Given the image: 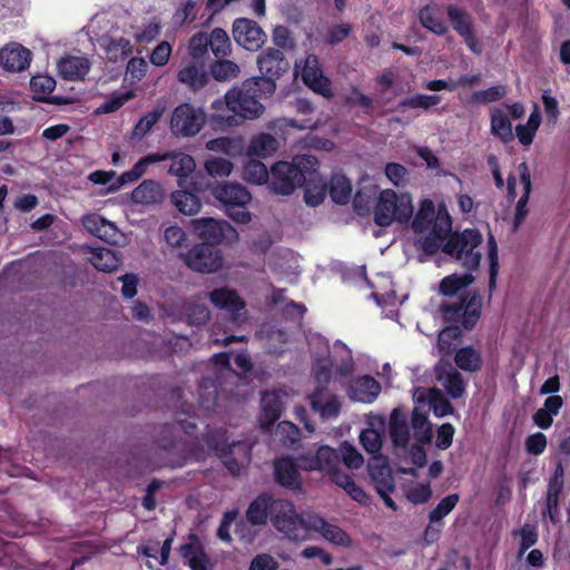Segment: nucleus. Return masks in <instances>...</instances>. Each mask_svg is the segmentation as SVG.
Returning a JSON list of instances; mask_svg holds the SVG:
<instances>
[{"label":"nucleus","instance_id":"obj_1","mask_svg":"<svg viewBox=\"0 0 570 570\" xmlns=\"http://www.w3.org/2000/svg\"><path fill=\"white\" fill-rule=\"evenodd\" d=\"M273 96V86L262 80L259 82L249 78L240 86H234L224 96V99H216L212 102V121L219 126H236L238 119H256L265 110L263 99Z\"/></svg>","mask_w":570,"mask_h":570},{"label":"nucleus","instance_id":"obj_2","mask_svg":"<svg viewBox=\"0 0 570 570\" xmlns=\"http://www.w3.org/2000/svg\"><path fill=\"white\" fill-rule=\"evenodd\" d=\"M297 511L293 502L274 499L268 493L258 494L248 505L245 515L252 525H264L269 519L273 527L285 538H295L303 533V528H295Z\"/></svg>","mask_w":570,"mask_h":570},{"label":"nucleus","instance_id":"obj_3","mask_svg":"<svg viewBox=\"0 0 570 570\" xmlns=\"http://www.w3.org/2000/svg\"><path fill=\"white\" fill-rule=\"evenodd\" d=\"M452 228V219L445 208L435 210L431 199H423L412 220V230L420 248L428 255H435Z\"/></svg>","mask_w":570,"mask_h":570},{"label":"nucleus","instance_id":"obj_4","mask_svg":"<svg viewBox=\"0 0 570 570\" xmlns=\"http://www.w3.org/2000/svg\"><path fill=\"white\" fill-rule=\"evenodd\" d=\"M183 413L187 419H177L173 423L163 425L160 438L157 440V446L166 453L165 466L180 468L184 466L189 458H198L196 445L189 441L178 439L175 431H183L186 435H193L197 430V424L193 420L195 409L193 404L184 403Z\"/></svg>","mask_w":570,"mask_h":570},{"label":"nucleus","instance_id":"obj_5","mask_svg":"<svg viewBox=\"0 0 570 570\" xmlns=\"http://www.w3.org/2000/svg\"><path fill=\"white\" fill-rule=\"evenodd\" d=\"M318 160L312 155H298L291 163L278 161L271 168L269 188L277 195H291L316 175Z\"/></svg>","mask_w":570,"mask_h":570},{"label":"nucleus","instance_id":"obj_6","mask_svg":"<svg viewBox=\"0 0 570 570\" xmlns=\"http://www.w3.org/2000/svg\"><path fill=\"white\" fill-rule=\"evenodd\" d=\"M482 240V234L475 228H466L461 233L450 232L440 249L473 272L479 268L481 262V253L475 249Z\"/></svg>","mask_w":570,"mask_h":570},{"label":"nucleus","instance_id":"obj_7","mask_svg":"<svg viewBox=\"0 0 570 570\" xmlns=\"http://www.w3.org/2000/svg\"><path fill=\"white\" fill-rule=\"evenodd\" d=\"M413 215L412 197L407 193L396 194L393 189L381 191L374 207V223L387 227L393 222L407 224Z\"/></svg>","mask_w":570,"mask_h":570},{"label":"nucleus","instance_id":"obj_8","mask_svg":"<svg viewBox=\"0 0 570 570\" xmlns=\"http://www.w3.org/2000/svg\"><path fill=\"white\" fill-rule=\"evenodd\" d=\"M294 527L303 528V533H301L298 538H289V540L294 542L309 540L312 532H316L334 546L348 548L352 544V539L346 531L315 513H307L305 515L298 513Z\"/></svg>","mask_w":570,"mask_h":570},{"label":"nucleus","instance_id":"obj_9","mask_svg":"<svg viewBox=\"0 0 570 570\" xmlns=\"http://www.w3.org/2000/svg\"><path fill=\"white\" fill-rule=\"evenodd\" d=\"M212 194L220 203L226 215L234 222L246 224L250 220L247 205L252 195L246 187L236 183H223L214 186Z\"/></svg>","mask_w":570,"mask_h":570},{"label":"nucleus","instance_id":"obj_10","mask_svg":"<svg viewBox=\"0 0 570 570\" xmlns=\"http://www.w3.org/2000/svg\"><path fill=\"white\" fill-rule=\"evenodd\" d=\"M482 301L479 294L460 295L456 302L442 303L440 311L448 323H460L462 327L471 331L481 316Z\"/></svg>","mask_w":570,"mask_h":570},{"label":"nucleus","instance_id":"obj_11","mask_svg":"<svg viewBox=\"0 0 570 570\" xmlns=\"http://www.w3.org/2000/svg\"><path fill=\"white\" fill-rule=\"evenodd\" d=\"M299 469L304 471H320L327 475L334 483L337 475H341V456L337 450L321 445L315 451H307L298 456Z\"/></svg>","mask_w":570,"mask_h":570},{"label":"nucleus","instance_id":"obj_12","mask_svg":"<svg viewBox=\"0 0 570 570\" xmlns=\"http://www.w3.org/2000/svg\"><path fill=\"white\" fill-rule=\"evenodd\" d=\"M206 115L191 104L183 102L178 105L170 118V129L177 137H194L205 126Z\"/></svg>","mask_w":570,"mask_h":570},{"label":"nucleus","instance_id":"obj_13","mask_svg":"<svg viewBox=\"0 0 570 570\" xmlns=\"http://www.w3.org/2000/svg\"><path fill=\"white\" fill-rule=\"evenodd\" d=\"M193 229L204 240L203 244L212 246L223 243H230L237 238L236 229L226 220H218L212 217L194 219Z\"/></svg>","mask_w":570,"mask_h":570},{"label":"nucleus","instance_id":"obj_14","mask_svg":"<svg viewBox=\"0 0 570 570\" xmlns=\"http://www.w3.org/2000/svg\"><path fill=\"white\" fill-rule=\"evenodd\" d=\"M185 264L198 273H215L223 266L222 252L210 244H196L183 254Z\"/></svg>","mask_w":570,"mask_h":570},{"label":"nucleus","instance_id":"obj_15","mask_svg":"<svg viewBox=\"0 0 570 570\" xmlns=\"http://www.w3.org/2000/svg\"><path fill=\"white\" fill-rule=\"evenodd\" d=\"M261 77H253L255 81H268L273 86V94L276 90V80L289 70V62L284 52L278 48H268L257 59Z\"/></svg>","mask_w":570,"mask_h":570},{"label":"nucleus","instance_id":"obj_16","mask_svg":"<svg viewBox=\"0 0 570 570\" xmlns=\"http://www.w3.org/2000/svg\"><path fill=\"white\" fill-rule=\"evenodd\" d=\"M301 68V78L306 87L324 97L332 96L331 81L324 75L323 66L320 58L315 53L306 56L301 63H295V69Z\"/></svg>","mask_w":570,"mask_h":570},{"label":"nucleus","instance_id":"obj_17","mask_svg":"<svg viewBox=\"0 0 570 570\" xmlns=\"http://www.w3.org/2000/svg\"><path fill=\"white\" fill-rule=\"evenodd\" d=\"M232 33L236 43L248 51L259 50L266 41V33L261 26L248 18H236Z\"/></svg>","mask_w":570,"mask_h":570},{"label":"nucleus","instance_id":"obj_18","mask_svg":"<svg viewBox=\"0 0 570 570\" xmlns=\"http://www.w3.org/2000/svg\"><path fill=\"white\" fill-rule=\"evenodd\" d=\"M206 296L216 308L227 312L234 321L238 318L240 312L246 307L245 301L237 291L226 286L215 288L208 292Z\"/></svg>","mask_w":570,"mask_h":570},{"label":"nucleus","instance_id":"obj_19","mask_svg":"<svg viewBox=\"0 0 570 570\" xmlns=\"http://www.w3.org/2000/svg\"><path fill=\"white\" fill-rule=\"evenodd\" d=\"M31 58V51L17 42L6 45L0 49V66L7 71H23L30 66Z\"/></svg>","mask_w":570,"mask_h":570},{"label":"nucleus","instance_id":"obj_20","mask_svg":"<svg viewBox=\"0 0 570 570\" xmlns=\"http://www.w3.org/2000/svg\"><path fill=\"white\" fill-rule=\"evenodd\" d=\"M56 88V79L48 75H36L30 79V89L33 92V99L39 102H49L52 105H66L69 99L60 96H51Z\"/></svg>","mask_w":570,"mask_h":570},{"label":"nucleus","instance_id":"obj_21","mask_svg":"<svg viewBox=\"0 0 570 570\" xmlns=\"http://www.w3.org/2000/svg\"><path fill=\"white\" fill-rule=\"evenodd\" d=\"M177 80L189 90L197 92L208 85L209 73L205 69L204 63L193 61L179 69Z\"/></svg>","mask_w":570,"mask_h":570},{"label":"nucleus","instance_id":"obj_22","mask_svg":"<svg viewBox=\"0 0 570 570\" xmlns=\"http://www.w3.org/2000/svg\"><path fill=\"white\" fill-rule=\"evenodd\" d=\"M298 468V463L295 464L288 456L276 460L274 464L275 481L287 489H301L302 480Z\"/></svg>","mask_w":570,"mask_h":570},{"label":"nucleus","instance_id":"obj_23","mask_svg":"<svg viewBox=\"0 0 570 570\" xmlns=\"http://www.w3.org/2000/svg\"><path fill=\"white\" fill-rule=\"evenodd\" d=\"M381 384L371 375L358 376L350 385V397L362 402L373 403L381 393Z\"/></svg>","mask_w":570,"mask_h":570},{"label":"nucleus","instance_id":"obj_24","mask_svg":"<svg viewBox=\"0 0 570 570\" xmlns=\"http://www.w3.org/2000/svg\"><path fill=\"white\" fill-rule=\"evenodd\" d=\"M91 63L86 57L66 56L57 65L59 76L65 80H83L90 70Z\"/></svg>","mask_w":570,"mask_h":570},{"label":"nucleus","instance_id":"obj_25","mask_svg":"<svg viewBox=\"0 0 570 570\" xmlns=\"http://www.w3.org/2000/svg\"><path fill=\"white\" fill-rule=\"evenodd\" d=\"M179 318L190 326L205 325L210 318L208 306L197 297L185 299L180 306Z\"/></svg>","mask_w":570,"mask_h":570},{"label":"nucleus","instance_id":"obj_26","mask_svg":"<svg viewBox=\"0 0 570 570\" xmlns=\"http://www.w3.org/2000/svg\"><path fill=\"white\" fill-rule=\"evenodd\" d=\"M202 440L208 451L214 452L218 458H225L226 454L233 452V448L238 444L236 442H228L227 431L225 429L210 428L209 425L206 428Z\"/></svg>","mask_w":570,"mask_h":570},{"label":"nucleus","instance_id":"obj_27","mask_svg":"<svg viewBox=\"0 0 570 570\" xmlns=\"http://www.w3.org/2000/svg\"><path fill=\"white\" fill-rule=\"evenodd\" d=\"M389 433L394 448H407L410 442V429L406 415L399 407L393 409L390 415Z\"/></svg>","mask_w":570,"mask_h":570},{"label":"nucleus","instance_id":"obj_28","mask_svg":"<svg viewBox=\"0 0 570 570\" xmlns=\"http://www.w3.org/2000/svg\"><path fill=\"white\" fill-rule=\"evenodd\" d=\"M367 470L376 491L393 492L395 490L394 476L385 462L379 458H373L368 463Z\"/></svg>","mask_w":570,"mask_h":570},{"label":"nucleus","instance_id":"obj_29","mask_svg":"<svg viewBox=\"0 0 570 570\" xmlns=\"http://www.w3.org/2000/svg\"><path fill=\"white\" fill-rule=\"evenodd\" d=\"M282 409V401L275 392H264L262 394L261 426L263 429L273 426L281 417Z\"/></svg>","mask_w":570,"mask_h":570},{"label":"nucleus","instance_id":"obj_30","mask_svg":"<svg viewBox=\"0 0 570 570\" xmlns=\"http://www.w3.org/2000/svg\"><path fill=\"white\" fill-rule=\"evenodd\" d=\"M164 198L161 185L153 179H145L131 193V200L136 204L150 205L160 203Z\"/></svg>","mask_w":570,"mask_h":570},{"label":"nucleus","instance_id":"obj_31","mask_svg":"<svg viewBox=\"0 0 570 570\" xmlns=\"http://www.w3.org/2000/svg\"><path fill=\"white\" fill-rule=\"evenodd\" d=\"M323 389L316 387L309 396V403L315 412H318L323 419L337 417L341 412V402L336 395L323 400Z\"/></svg>","mask_w":570,"mask_h":570},{"label":"nucleus","instance_id":"obj_32","mask_svg":"<svg viewBox=\"0 0 570 570\" xmlns=\"http://www.w3.org/2000/svg\"><path fill=\"white\" fill-rule=\"evenodd\" d=\"M179 552L191 570H208V557L197 540L181 544Z\"/></svg>","mask_w":570,"mask_h":570},{"label":"nucleus","instance_id":"obj_33","mask_svg":"<svg viewBox=\"0 0 570 570\" xmlns=\"http://www.w3.org/2000/svg\"><path fill=\"white\" fill-rule=\"evenodd\" d=\"M421 24L436 36H444L449 28L436 7L424 6L419 11Z\"/></svg>","mask_w":570,"mask_h":570},{"label":"nucleus","instance_id":"obj_34","mask_svg":"<svg viewBox=\"0 0 570 570\" xmlns=\"http://www.w3.org/2000/svg\"><path fill=\"white\" fill-rule=\"evenodd\" d=\"M491 134L500 138L503 142H510L513 139L512 124L501 108H491L490 110Z\"/></svg>","mask_w":570,"mask_h":570},{"label":"nucleus","instance_id":"obj_35","mask_svg":"<svg viewBox=\"0 0 570 570\" xmlns=\"http://www.w3.org/2000/svg\"><path fill=\"white\" fill-rule=\"evenodd\" d=\"M454 362L459 368L469 373H476L482 368L481 353L472 345L459 348L454 355Z\"/></svg>","mask_w":570,"mask_h":570},{"label":"nucleus","instance_id":"obj_36","mask_svg":"<svg viewBox=\"0 0 570 570\" xmlns=\"http://www.w3.org/2000/svg\"><path fill=\"white\" fill-rule=\"evenodd\" d=\"M278 140L268 132H262L252 138L247 154L249 156L268 157L278 149Z\"/></svg>","mask_w":570,"mask_h":570},{"label":"nucleus","instance_id":"obj_37","mask_svg":"<svg viewBox=\"0 0 570 570\" xmlns=\"http://www.w3.org/2000/svg\"><path fill=\"white\" fill-rule=\"evenodd\" d=\"M209 78L213 77L216 81L224 82L236 79L240 73L239 66L226 58H217L216 61L209 65Z\"/></svg>","mask_w":570,"mask_h":570},{"label":"nucleus","instance_id":"obj_38","mask_svg":"<svg viewBox=\"0 0 570 570\" xmlns=\"http://www.w3.org/2000/svg\"><path fill=\"white\" fill-rule=\"evenodd\" d=\"M328 193L334 203L340 205L347 204L352 195L351 180L343 174L333 175L330 180Z\"/></svg>","mask_w":570,"mask_h":570},{"label":"nucleus","instance_id":"obj_39","mask_svg":"<svg viewBox=\"0 0 570 570\" xmlns=\"http://www.w3.org/2000/svg\"><path fill=\"white\" fill-rule=\"evenodd\" d=\"M411 426L416 442L421 444H428L431 442L432 424L430 423L426 413L414 409L411 417Z\"/></svg>","mask_w":570,"mask_h":570},{"label":"nucleus","instance_id":"obj_40","mask_svg":"<svg viewBox=\"0 0 570 570\" xmlns=\"http://www.w3.org/2000/svg\"><path fill=\"white\" fill-rule=\"evenodd\" d=\"M90 262L96 269L111 273L118 268L120 261L114 250L99 247L92 248Z\"/></svg>","mask_w":570,"mask_h":570},{"label":"nucleus","instance_id":"obj_41","mask_svg":"<svg viewBox=\"0 0 570 570\" xmlns=\"http://www.w3.org/2000/svg\"><path fill=\"white\" fill-rule=\"evenodd\" d=\"M318 178V168L316 175L312 179H307L302 187H304V200L308 206L316 207L321 205L326 196L327 186Z\"/></svg>","mask_w":570,"mask_h":570},{"label":"nucleus","instance_id":"obj_42","mask_svg":"<svg viewBox=\"0 0 570 570\" xmlns=\"http://www.w3.org/2000/svg\"><path fill=\"white\" fill-rule=\"evenodd\" d=\"M446 13L452 24L453 30L461 37L473 29V20L469 12L464 9L449 4L446 7Z\"/></svg>","mask_w":570,"mask_h":570},{"label":"nucleus","instance_id":"obj_43","mask_svg":"<svg viewBox=\"0 0 570 570\" xmlns=\"http://www.w3.org/2000/svg\"><path fill=\"white\" fill-rule=\"evenodd\" d=\"M171 199L176 208L184 215H195L202 207L199 197L188 190L174 191Z\"/></svg>","mask_w":570,"mask_h":570},{"label":"nucleus","instance_id":"obj_44","mask_svg":"<svg viewBox=\"0 0 570 570\" xmlns=\"http://www.w3.org/2000/svg\"><path fill=\"white\" fill-rule=\"evenodd\" d=\"M210 41L209 50L216 58H226L232 53V42L226 30L223 28H214L208 32Z\"/></svg>","mask_w":570,"mask_h":570},{"label":"nucleus","instance_id":"obj_45","mask_svg":"<svg viewBox=\"0 0 570 570\" xmlns=\"http://www.w3.org/2000/svg\"><path fill=\"white\" fill-rule=\"evenodd\" d=\"M169 153L170 158L168 160H171V164L169 166L168 173L170 175L183 179L194 173L196 164L190 155L185 153Z\"/></svg>","mask_w":570,"mask_h":570},{"label":"nucleus","instance_id":"obj_46","mask_svg":"<svg viewBox=\"0 0 570 570\" xmlns=\"http://www.w3.org/2000/svg\"><path fill=\"white\" fill-rule=\"evenodd\" d=\"M199 405L206 411H214L217 405V385L210 377H202L198 384Z\"/></svg>","mask_w":570,"mask_h":570},{"label":"nucleus","instance_id":"obj_47","mask_svg":"<svg viewBox=\"0 0 570 570\" xmlns=\"http://www.w3.org/2000/svg\"><path fill=\"white\" fill-rule=\"evenodd\" d=\"M473 281L474 277L471 273H465L462 275L452 274L445 276L440 283V293L444 296H453L459 291L472 284Z\"/></svg>","mask_w":570,"mask_h":570},{"label":"nucleus","instance_id":"obj_48","mask_svg":"<svg viewBox=\"0 0 570 570\" xmlns=\"http://www.w3.org/2000/svg\"><path fill=\"white\" fill-rule=\"evenodd\" d=\"M334 484L342 488L351 499L358 502L360 504L365 505L368 503V495L361 487L354 482L350 474L343 472L341 475H337Z\"/></svg>","mask_w":570,"mask_h":570},{"label":"nucleus","instance_id":"obj_49","mask_svg":"<svg viewBox=\"0 0 570 570\" xmlns=\"http://www.w3.org/2000/svg\"><path fill=\"white\" fill-rule=\"evenodd\" d=\"M271 173L261 160L250 159L244 166L243 177L246 181L263 185L269 180Z\"/></svg>","mask_w":570,"mask_h":570},{"label":"nucleus","instance_id":"obj_50","mask_svg":"<svg viewBox=\"0 0 570 570\" xmlns=\"http://www.w3.org/2000/svg\"><path fill=\"white\" fill-rule=\"evenodd\" d=\"M164 111L163 107H155L151 111L141 116L132 129V136L138 139L145 137L160 120Z\"/></svg>","mask_w":570,"mask_h":570},{"label":"nucleus","instance_id":"obj_51","mask_svg":"<svg viewBox=\"0 0 570 570\" xmlns=\"http://www.w3.org/2000/svg\"><path fill=\"white\" fill-rule=\"evenodd\" d=\"M442 97L439 95H424L416 94L414 96L404 98L399 102V110L403 108H412V109H424L428 110L433 106H436L441 102Z\"/></svg>","mask_w":570,"mask_h":570},{"label":"nucleus","instance_id":"obj_52","mask_svg":"<svg viewBox=\"0 0 570 570\" xmlns=\"http://www.w3.org/2000/svg\"><path fill=\"white\" fill-rule=\"evenodd\" d=\"M204 168L210 177L224 178L232 174L234 165L226 158L210 156L205 160Z\"/></svg>","mask_w":570,"mask_h":570},{"label":"nucleus","instance_id":"obj_53","mask_svg":"<svg viewBox=\"0 0 570 570\" xmlns=\"http://www.w3.org/2000/svg\"><path fill=\"white\" fill-rule=\"evenodd\" d=\"M488 258H489V291L492 293L497 286V278L500 269L498 245L492 234L488 237Z\"/></svg>","mask_w":570,"mask_h":570},{"label":"nucleus","instance_id":"obj_54","mask_svg":"<svg viewBox=\"0 0 570 570\" xmlns=\"http://www.w3.org/2000/svg\"><path fill=\"white\" fill-rule=\"evenodd\" d=\"M446 393L454 400L463 396L465 392V382L462 374L455 368H451L443 382Z\"/></svg>","mask_w":570,"mask_h":570},{"label":"nucleus","instance_id":"obj_55","mask_svg":"<svg viewBox=\"0 0 570 570\" xmlns=\"http://www.w3.org/2000/svg\"><path fill=\"white\" fill-rule=\"evenodd\" d=\"M209 45L208 32L198 31L189 40L188 53L195 61L202 60L207 55Z\"/></svg>","mask_w":570,"mask_h":570},{"label":"nucleus","instance_id":"obj_56","mask_svg":"<svg viewBox=\"0 0 570 570\" xmlns=\"http://www.w3.org/2000/svg\"><path fill=\"white\" fill-rule=\"evenodd\" d=\"M460 497L458 493L449 494L444 497L438 505L430 511L429 520L431 523L441 521L446 517L458 504Z\"/></svg>","mask_w":570,"mask_h":570},{"label":"nucleus","instance_id":"obj_57","mask_svg":"<svg viewBox=\"0 0 570 570\" xmlns=\"http://www.w3.org/2000/svg\"><path fill=\"white\" fill-rule=\"evenodd\" d=\"M341 462H343L348 469H360L364 459L358 450L348 442H343L340 446Z\"/></svg>","mask_w":570,"mask_h":570},{"label":"nucleus","instance_id":"obj_58","mask_svg":"<svg viewBox=\"0 0 570 570\" xmlns=\"http://www.w3.org/2000/svg\"><path fill=\"white\" fill-rule=\"evenodd\" d=\"M507 95L505 86H492L484 90L473 92L471 102L473 104H488L502 99Z\"/></svg>","mask_w":570,"mask_h":570},{"label":"nucleus","instance_id":"obj_59","mask_svg":"<svg viewBox=\"0 0 570 570\" xmlns=\"http://www.w3.org/2000/svg\"><path fill=\"white\" fill-rule=\"evenodd\" d=\"M360 442L370 454H377L382 449V435L374 429L363 430L360 434Z\"/></svg>","mask_w":570,"mask_h":570},{"label":"nucleus","instance_id":"obj_60","mask_svg":"<svg viewBox=\"0 0 570 570\" xmlns=\"http://www.w3.org/2000/svg\"><path fill=\"white\" fill-rule=\"evenodd\" d=\"M461 335V330L459 326L446 327L444 328L438 337V347L441 354L450 355L453 350V341L458 340Z\"/></svg>","mask_w":570,"mask_h":570},{"label":"nucleus","instance_id":"obj_61","mask_svg":"<svg viewBox=\"0 0 570 570\" xmlns=\"http://www.w3.org/2000/svg\"><path fill=\"white\" fill-rule=\"evenodd\" d=\"M387 179L395 186H405L409 181V170L399 163H389L385 166Z\"/></svg>","mask_w":570,"mask_h":570},{"label":"nucleus","instance_id":"obj_62","mask_svg":"<svg viewBox=\"0 0 570 570\" xmlns=\"http://www.w3.org/2000/svg\"><path fill=\"white\" fill-rule=\"evenodd\" d=\"M170 158V153H150L144 157H141L134 166L132 170L136 173L138 178H140L146 171L149 165L168 160Z\"/></svg>","mask_w":570,"mask_h":570},{"label":"nucleus","instance_id":"obj_63","mask_svg":"<svg viewBox=\"0 0 570 570\" xmlns=\"http://www.w3.org/2000/svg\"><path fill=\"white\" fill-rule=\"evenodd\" d=\"M132 47L128 39L118 38L110 40L107 52L110 55V59L117 60L119 57H127L131 53Z\"/></svg>","mask_w":570,"mask_h":570},{"label":"nucleus","instance_id":"obj_64","mask_svg":"<svg viewBox=\"0 0 570 570\" xmlns=\"http://www.w3.org/2000/svg\"><path fill=\"white\" fill-rule=\"evenodd\" d=\"M351 31L352 24L350 23L334 24L328 28L325 41L331 46L338 45L350 36Z\"/></svg>","mask_w":570,"mask_h":570}]
</instances>
